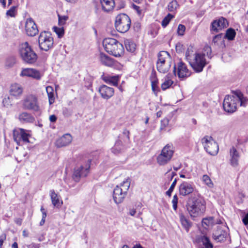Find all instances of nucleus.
I'll list each match as a JSON object with an SVG mask.
<instances>
[{"label": "nucleus", "mask_w": 248, "mask_h": 248, "mask_svg": "<svg viewBox=\"0 0 248 248\" xmlns=\"http://www.w3.org/2000/svg\"><path fill=\"white\" fill-rule=\"evenodd\" d=\"M248 99L244 96L239 91H236L232 95H227L224 98L223 107L224 110L228 113H232L237 109L238 104L245 107Z\"/></svg>", "instance_id": "obj_1"}, {"label": "nucleus", "mask_w": 248, "mask_h": 248, "mask_svg": "<svg viewBox=\"0 0 248 248\" xmlns=\"http://www.w3.org/2000/svg\"><path fill=\"white\" fill-rule=\"evenodd\" d=\"M186 208L190 217L195 219V218L202 216L205 212V202L202 198H193L188 201Z\"/></svg>", "instance_id": "obj_2"}, {"label": "nucleus", "mask_w": 248, "mask_h": 248, "mask_svg": "<svg viewBox=\"0 0 248 248\" xmlns=\"http://www.w3.org/2000/svg\"><path fill=\"white\" fill-rule=\"evenodd\" d=\"M102 43L105 50L108 54L115 57H119L123 55V45L117 40L113 38H107L103 40Z\"/></svg>", "instance_id": "obj_3"}, {"label": "nucleus", "mask_w": 248, "mask_h": 248, "mask_svg": "<svg viewBox=\"0 0 248 248\" xmlns=\"http://www.w3.org/2000/svg\"><path fill=\"white\" fill-rule=\"evenodd\" d=\"M19 53L22 60L25 63L32 64L37 60V55L27 42L21 45Z\"/></svg>", "instance_id": "obj_4"}, {"label": "nucleus", "mask_w": 248, "mask_h": 248, "mask_svg": "<svg viewBox=\"0 0 248 248\" xmlns=\"http://www.w3.org/2000/svg\"><path fill=\"white\" fill-rule=\"evenodd\" d=\"M130 186V181L126 179L120 186H117L113 190V197L117 204L121 203L124 199Z\"/></svg>", "instance_id": "obj_5"}, {"label": "nucleus", "mask_w": 248, "mask_h": 248, "mask_svg": "<svg viewBox=\"0 0 248 248\" xmlns=\"http://www.w3.org/2000/svg\"><path fill=\"white\" fill-rule=\"evenodd\" d=\"M22 108L25 110L39 112L41 110L38 97L34 94L26 95L22 101Z\"/></svg>", "instance_id": "obj_6"}, {"label": "nucleus", "mask_w": 248, "mask_h": 248, "mask_svg": "<svg viewBox=\"0 0 248 248\" xmlns=\"http://www.w3.org/2000/svg\"><path fill=\"white\" fill-rule=\"evenodd\" d=\"M174 150L172 144H167L161 150V152L157 157V163L160 166H164L168 163L171 160Z\"/></svg>", "instance_id": "obj_7"}, {"label": "nucleus", "mask_w": 248, "mask_h": 248, "mask_svg": "<svg viewBox=\"0 0 248 248\" xmlns=\"http://www.w3.org/2000/svg\"><path fill=\"white\" fill-rule=\"evenodd\" d=\"M115 26L119 32L125 33L129 30L130 27L131 20L127 15L120 14L116 17Z\"/></svg>", "instance_id": "obj_8"}, {"label": "nucleus", "mask_w": 248, "mask_h": 248, "mask_svg": "<svg viewBox=\"0 0 248 248\" xmlns=\"http://www.w3.org/2000/svg\"><path fill=\"white\" fill-rule=\"evenodd\" d=\"M38 43L40 49L47 51L53 46V38L50 32H42L38 38Z\"/></svg>", "instance_id": "obj_9"}, {"label": "nucleus", "mask_w": 248, "mask_h": 248, "mask_svg": "<svg viewBox=\"0 0 248 248\" xmlns=\"http://www.w3.org/2000/svg\"><path fill=\"white\" fill-rule=\"evenodd\" d=\"M91 162V160L88 159L85 164H82L80 166L75 167L72 176L75 182H78L81 177L87 176L90 171Z\"/></svg>", "instance_id": "obj_10"}, {"label": "nucleus", "mask_w": 248, "mask_h": 248, "mask_svg": "<svg viewBox=\"0 0 248 248\" xmlns=\"http://www.w3.org/2000/svg\"><path fill=\"white\" fill-rule=\"evenodd\" d=\"M189 64L196 72L200 73L202 71L207 62L204 55L201 53H195L193 60L189 61Z\"/></svg>", "instance_id": "obj_11"}, {"label": "nucleus", "mask_w": 248, "mask_h": 248, "mask_svg": "<svg viewBox=\"0 0 248 248\" xmlns=\"http://www.w3.org/2000/svg\"><path fill=\"white\" fill-rule=\"evenodd\" d=\"M202 142L206 151L212 155H216L218 152V146L211 137H205Z\"/></svg>", "instance_id": "obj_12"}, {"label": "nucleus", "mask_w": 248, "mask_h": 248, "mask_svg": "<svg viewBox=\"0 0 248 248\" xmlns=\"http://www.w3.org/2000/svg\"><path fill=\"white\" fill-rule=\"evenodd\" d=\"M173 73L175 76L183 80L191 75V72L187 69L186 65L183 62H179L173 67Z\"/></svg>", "instance_id": "obj_13"}, {"label": "nucleus", "mask_w": 248, "mask_h": 248, "mask_svg": "<svg viewBox=\"0 0 248 248\" xmlns=\"http://www.w3.org/2000/svg\"><path fill=\"white\" fill-rule=\"evenodd\" d=\"M31 135L27 131L22 128H17L13 130V138L16 143L20 145L22 142L29 143V138Z\"/></svg>", "instance_id": "obj_14"}, {"label": "nucleus", "mask_w": 248, "mask_h": 248, "mask_svg": "<svg viewBox=\"0 0 248 248\" xmlns=\"http://www.w3.org/2000/svg\"><path fill=\"white\" fill-rule=\"evenodd\" d=\"M195 188V186L192 182L183 181L179 186V194L186 196L191 194Z\"/></svg>", "instance_id": "obj_15"}, {"label": "nucleus", "mask_w": 248, "mask_h": 248, "mask_svg": "<svg viewBox=\"0 0 248 248\" xmlns=\"http://www.w3.org/2000/svg\"><path fill=\"white\" fill-rule=\"evenodd\" d=\"M228 25V23L227 19L223 17H220L212 22L211 30L213 33H217L222 29L226 28Z\"/></svg>", "instance_id": "obj_16"}, {"label": "nucleus", "mask_w": 248, "mask_h": 248, "mask_svg": "<svg viewBox=\"0 0 248 248\" xmlns=\"http://www.w3.org/2000/svg\"><path fill=\"white\" fill-rule=\"evenodd\" d=\"M230 163L233 167H236L239 165V160L240 158V154L237 149L232 146L229 150Z\"/></svg>", "instance_id": "obj_17"}, {"label": "nucleus", "mask_w": 248, "mask_h": 248, "mask_svg": "<svg viewBox=\"0 0 248 248\" xmlns=\"http://www.w3.org/2000/svg\"><path fill=\"white\" fill-rule=\"evenodd\" d=\"M25 30L27 35L31 36H34L38 32L37 26L31 18L27 19Z\"/></svg>", "instance_id": "obj_18"}, {"label": "nucleus", "mask_w": 248, "mask_h": 248, "mask_svg": "<svg viewBox=\"0 0 248 248\" xmlns=\"http://www.w3.org/2000/svg\"><path fill=\"white\" fill-rule=\"evenodd\" d=\"M20 76L24 77H31L34 79L39 80L41 79L42 74L41 73L34 69L33 68H25L23 69L21 73Z\"/></svg>", "instance_id": "obj_19"}, {"label": "nucleus", "mask_w": 248, "mask_h": 248, "mask_svg": "<svg viewBox=\"0 0 248 248\" xmlns=\"http://www.w3.org/2000/svg\"><path fill=\"white\" fill-rule=\"evenodd\" d=\"M101 97L105 99H108L114 94V89L105 85H101L98 90Z\"/></svg>", "instance_id": "obj_20"}, {"label": "nucleus", "mask_w": 248, "mask_h": 248, "mask_svg": "<svg viewBox=\"0 0 248 248\" xmlns=\"http://www.w3.org/2000/svg\"><path fill=\"white\" fill-rule=\"evenodd\" d=\"M18 119L22 124H32L35 121V118L32 114L26 111L20 113Z\"/></svg>", "instance_id": "obj_21"}, {"label": "nucleus", "mask_w": 248, "mask_h": 248, "mask_svg": "<svg viewBox=\"0 0 248 248\" xmlns=\"http://www.w3.org/2000/svg\"><path fill=\"white\" fill-rule=\"evenodd\" d=\"M170 62V58L169 53L166 51H160L158 54V60L156 62V65H158L160 70L161 64L165 63Z\"/></svg>", "instance_id": "obj_22"}, {"label": "nucleus", "mask_w": 248, "mask_h": 248, "mask_svg": "<svg viewBox=\"0 0 248 248\" xmlns=\"http://www.w3.org/2000/svg\"><path fill=\"white\" fill-rule=\"evenodd\" d=\"M228 235L226 231L222 230L221 228H218L213 233V237L217 242H222L225 240Z\"/></svg>", "instance_id": "obj_23"}, {"label": "nucleus", "mask_w": 248, "mask_h": 248, "mask_svg": "<svg viewBox=\"0 0 248 248\" xmlns=\"http://www.w3.org/2000/svg\"><path fill=\"white\" fill-rule=\"evenodd\" d=\"M99 58L101 62L104 65L112 67L114 65L115 60L103 52L100 53Z\"/></svg>", "instance_id": "obj_24"}, {"label": "nucleus", "mask_w": 248, "mask_h": 248, "mask_svg": "<svg viewBox=\"0 0 248 248\" xmlns=\"http://www.w3.org/2000/svg\"><path fill=\"white\" fill-rule=\"evenodd\" d=\"M72 140V136L69 134H66L57 140L56 145L59 147L65 146L69 144Z\"/></svg>", "instance_id": "obj_25"}, {"label": "nucleus", "mask_w": 248, "mask_h": 248, "mask_svg": "<svg viewBox=\"0 0 248 248\" xmlns=\"http://www.w3.org/2000/svg\"><path fill=\"white\" fill-rule=\"evenodd\" d=\"M49 193L53 206L57 208L60 207L63 203L62 201L61 200L60 196L56 193L54 190H50Z\"/></svg>", "instance_id": "obj_26"}, {"label": "nucleus", "mask_w": 248, "mask_h": 248, "mask_svg": "<svg viewBox=\"0 0 248 248\" xmlns=\"http://www.w3.org/2000/svg\"><path fill=\"white\" fill-rule=\"evenodd\" d=\"M102 9L106 12L111 11L115 5L113 0H100Z\"/></svg>", "instance_id": "obj_27"}, {"label": "nucleus", "mask_w": 248, "mask_h": 248, "mask_svg": "<svg viewBox=\"0 0 248 248\" xmlns=\"http://www.w3.org/2000/svg\"><path fill=\"white\" fill-rule=\"evenodd\" d=\"M23 92V89L18 84H14L11 85L10 90V94L14 96L20 95Z\"/></svg>", "instance_id": "obj_28"}, {"label": "nucleus", "mask_w": 248, "mask_h": 248, "mask_svg": "<svg viewBox=\"0 0 248 248\" xmlns=\"http://www.w3.org/2000/svg\"><path fill=\"white\" fill-rule=\"evenodd\" d=\"M179 217L182 226L185 229L186 231L188 232L190 228L191 227V222L185 215L182 214L179 215Z\"/></svg>", "instance_id": "obj_29"}, {"label": "nucleus", "mask_w": 248, "mask_h": 248, "mask_svg": "<svg viewBox=\"0 0 248 248\" xmlns=\"http://www.w3.org/2000/svg\"><path fill=\"white\" fill-rule=\"evenodd\" d=\"M124 45L128 51L133 53L135 51L136 47V44L131 39H126L125 40Z\"/></svg>", "instance_id": "obj_30"}, {"label": "nucleus", "mask_w": 248, "mask_h": 248, "mask_svg": "<svg viewBox=\"0 0 248 248\" xmlns=\"http://www.w3.org/2000/svg\"><path fill=\"white\" fill-rule=\"evenodd\" d=\"M199 242L202 243V245L204 246L205 248H213V246L210 242V239L205 236L202 235L199 238Z\"/></svg>", "instance_id": "obj_31"}, {"label": "nucleus", "mask_w": 248, "mask_h": 248, "mask_svg": "<svg viewBox=\"0 0 248 248\" xmlns=\"http://www.w3.org/2000/svg\"><path fill=\"white\" fill-rule=\"evenodd\" d=\"M236 35V31L234 29L230 28L226 31L224 37L229 41L233 40Z\"/></svg>", "instance_id": "obj_32"}, {"label": "nucleus", "mask_w": 248, "mask_h": 248, "mask_svg": "<svg viewBox=\"0 0 248 248\" xmlns=\"http://www.w3.org/2000/svg\"><path fill=\"white\" fill-rule=\"evenodd\" d=\"M158 83V80L156 77L155 75L153 76L151 78V86L152 89L155 94H157L159 91V88L157 85Z\"/></svg>", "instance_id": "obj_33"}, {"label": "nucleus", "mask_w": 248, "mask_h": 248, "mask_svg": "<svg viewBox=\"0 0 248 248\" xmlns=\"http://www.w3.org/2000/svg\"><path fill=\"white\" fill-rule=\"evenodd\" d=\"M164 81L161 84V88L163 90H165L170 87L173 82L170 79L169 76H166L163 79Z\"/></svg>", "instance_id": "obj_34"}, {"label": "nucleus", "mask_w": 248, "mask_h": 248, "mask_svg": "<svg viewBox=\"0 0 248 248\" xmlns=\"http://www.w3.org/2000/svg\"><path fill=\"white\" fill-rule=\"evenodd\" d=\"M46 91L48 95L49 104H52L54 102L53 88L51 86H47Z\"/></svg>", "instance_id": "obj_35"}, {"label": "nucleus", "mask_w": 248, "mask_h": 248, "mask_svg": "<svg viewBox=\"0 0 248 248\" xmlns=\"http://www.w3.org/2000/svg\"><path fill=\"white\" fill-rule=\"evenodd\" d=\"M214 224V218L213 217H208L204 218L202 220V225L206 228L213 225Z\"/></svg>", "instance_id": "obj_36"}, {"label": "nucleus", "mask_w": 248, "mask_h": 248, "mask_svg": "<svg viewBox=\"0 0 248 248\" xmlns=\"http://www.w3.org/2000/svg\"><path fill=\"white\" fill-rule=\"evenodd\" d=\"M170 62H167L165 63L164 64H161L160 68L162 70H160L158 65H156V68L158 70V71L161 73H167L169 70L170 69Z\"/></svg>", "instance_id": "obj_37"}, {"label": "nucleus", "mask_w": 248, "mask_h": 248, "mask_svg": "<svg viewBox=\"0 0 248 248\" xmlns=\"http://www.w3.org/2000/svg\"><path fill=\"white\" fill-rule=\"evenodd\" d=\"M121 146L122 141L120 140H118L116 141L114 146L111 148L112 152L114 154L119 153L122 149Z\"/></svg>", "instance_id": "obj_38"}, {"label": "nucleus", "mask_w": 248, "mask_h": 248, "mask_svg": "<svg viewBox=\"0 0 248 248\" xmlns=\"http://www.w3.org/2000/svg\"><path fill=\"white\" fill-rule=\"evenodd\" d=\"M201 53L204 55V58L206 56L208 58L211 59L212 57L211 47L208 45L205 46L203 48L202 53Z\"/></svg>", "instance_id": "obj_39"}, {"label": "nucleus", "mask_w": 248, "mask_h": 248, "mask_svg": "<svg viewBox=\"0 0 248 248\" xmlns=\"http://www.w3.org/2000/svg\"><path fill=\"white\" fill-rule=\"evenodd\" d=\"M173 17V16L171 14H168L167 16L164 18L161 22V25L162 27L165 28L169 24Z\"/></svg>", "instance_id": "obj_40"}, {"label": "nucleus", "mask_w": 248, "mask_h": 248, "mask_svg": "<svg viewBox=\"0 0 248 248\" xmlns=\"http://www.w3.org/2000/svg\"><path fill=\"white\" fill-rule=\"evenodd\" d=\"M195 53H193L192 47H188L186 52V59L189 62L193 60Z\"/></svg>", "instance_id": "obj_41"}, {"label": "nucleus", "mask_w": 248, "mask_h": 248, "mask_svg": "<svg viewBox=\"0 0 248 248\" xmlns=\"http://www.w3.org/2000/svg\"><path fill=\"white\" fill-rule=\"evenodd\" d=\"M118 77L113 76L108 78L107 79L105 80V81L106 82L110 83L114 86H117L118 85Z\"/></svg>", "instance_id": "obj_42"}, {"label": "nucleus", "mask_w": 248, "mask_h": 248, "mask_svg": "<svg viewBox=\"0 0 248 248\" xmlns=\"http://www.w3.org/2000/svg\"><path fill=\"white\" fill-rule=\"evenodd\" d=\"M58 16V24L60 26H62L65 24L66 21L68 19V16H61L60 15Z\"/></svg>", "instance_id": "obj_43"}, {"label": "nucleus", "mask_w": 248, "mask_h": 248, "mask_svg": "<svg viewBox=\"0 0 248 248\" xmlns=\"http://www.w3.org/2000/svg\"><path fill=\"white\" fill-rule=\"evenodd\" d=\"M202 180L203 182L209 187H212L213 186V183H212L211 179L207 175H203Z\"/></svg>", "instance_id": "obj_44"}, {"label": "nucleus", "mask_w": 248, "mask_h": 248, "mask_svg": "<svg viewBox=\"0 0 248 248\" xmlns=\"http://www.w3.org/2000/svg\"><path fill=\"white\" fill-rule=\"evenodd\" d=\"M178 6L177 1L176 0H172L168 4V10L170 12H173L177 9Z\"/></svg>", "instance_id": "obj_45"}, {"label": "nucleus", "mask_w": 248, "mask_h": 248, "mask_svg": "<svg viewBox=\"0 0 248 248\" xmlns=\"http://www.w3.org/2000/svg\"><path fill=\"white\" fill-rule=\"evenodd\" d=\"M54 31L57 34L59 38H61L63 36L64 31L63 27H53Z\"/></svg>", "instance_id": "obj_46"}, {"label": "nucleus", "mask_w": 248, "mask_h": 248, "mask_svg": "<svg viewBox=\"0 0 248 248\" xmlns=\"http://www.w3.org/2000/svg\"><path fill=\"white\" fill-rule=\"evenodd\" d=\"M177 179L176 178H175L174 180V181H173L172 183L171 184V185L170 187L169 188V189H168V190H167L166 191V194L169 197L171 196V193L173 192V191L176 186V185L177 184Z\"/></svg>", "instance_id": "obj_47"}, {"label": "nucleus", "mask_w": 248, "mask_h": 248, "mask_svg": "<svg viewBox=\"0 0 248 248\" xmlns=\"http://www.w3.org/2000/svg\"><path fill=\"white\" fill-rule=\"evenodd\" d=\"M16 7L15 6H12L9 10L6 12V16L10 17H14L16 15Z\"/></svg>", "instance_id": "obj_48"}, {"label": "nucleus", "mask_w": 248, "mask_h": 248, "mask_svg": "<svg viewBox=\"0 0 248 248\" xmlns=\"http://www.w3.org/2000/svg\"><path fill=\"white\" fill-rule=\"evenodd\" d=\"M186 27L184 25L179 24L177 28V33L179 35L182 36L184 34Z\"/></svg>", "instance_id": "obj_49"}, {"label": "nucleus", "mask_w": 248, "mask_h": 248, "mask_svg": "<svg viewBox=\"0 0 248 248\" xmlns=\"http://www.w3.org/2000/svg\"><path fill=\"white\" fill-rule=\"evenodd\" d=\"M178 202V198L176 194L174 195L173 197L172 200V207L174 211L177 209V204Z\"/></svg>", "instance_id": "obj_50"}, {"label": "nucleus", "mask_w": 248, "mask_h": 248, "mask_svg": "<svg viewBox=\"0 0 248 248\" xmlns=\"http://www.w3.org/2000/svg\"><path fill=\"white\" fill-rule=\"evenodd\" d=\"M169 120L168 118H164L161 121L160 129L164 130L165 127L169 124Z\"/></svg>", "instance_id": "obj_51"}, {"label": "nucleus", "mask_w": 248, "mask_h": 248, "mask_svg": "<svg viewBox=\"0 0 248 248\" xmlns=\"http://www.w3.org/2000/svg\"><path fill=\"white\" fill-rule=\"evenodd\" d=\"M62 113L65 117H68L72 115V111L70 109L65 108L63 109Z\"/></svg>", "instance_id": "obj_52"}, {"label": "nucleus", "mask_w": 248, "mask_h": 248, "mask_svg": "<svg viewBox=\"0 0 248 248\" xmlns=\"http://www.w3.org/2000/svg\"><path fill=\"white\" fill-rule=\"evenodd\" d=\"M222 37V34L220 33L217 35H216L214 36L212 43L214 44H216L218 40H221Z\"/></svg>", "instance_id": "obj_53"}, {"label": "nucleus", "mask_w": 248, "mask_h": 248, "mask_svg": "<svg viewBox=\"0 0 248 248\" xmlns=\"http://www.w3.org/2000/svg\"><path fill=\"white\" fill-rule=\"evenodd\" d=\"M242 221L245 225H248V213L243 216Z\"/></svg>", "instance_id": "obj_54"}, {"label": "nucleus", "mask_w": 248, "mask_h": 248, "mask_svg": "<svg viewBox=\"0 0 248 248\" xmlns=\"http://www.w3.org/2000/svg\"><path fill=\"white\" fill-rule=\"evenodd\" d=\"M40 245L39 244H35L32 243L27 246L28 248H39Z\"/></svg>", "instance_id": "obj_55"}, {"label": "nucleus", "mask_w": 248, "mask_h": 248, "mask_svg": "<svg viewBox=\"0 0 248 248\" xmlns=\"http://www.w3.org/2000/svg\"><path fill=\"white\" fill-rule=\"evenodd\" d=\"M49 121L52 123H54L56 121L57 118L55 115H51L49 116Z\"/></svg>", "instance_id": "obj_56"}, {"label": "nucleus", "mask_w": 248, "mask_h": 248, "mask_svg": "<svg viewBox=\"0 0 248 248\" xmlns=\"http://www.w3.org/2000/svg\"><path fill=\"white\" fill-rule=\"evenodd\" d=\"M5 235H2L0 236V248H1L3 242L5 240Z\"/></svg>", "instance_id": "obj_57"}, {"label": "nucleus", "mask_w": 248, "mask_h": 248, "mask_svg": "<svg viewBox=\"0 0 248 248\" xmlns=\"http://www.w3.org/2000/svg\"><path fill=\"white\" fill-rule=\"evenodd\" d=\"M132 6L133 8L134 9H135V10H136V11H137V12L139 14H140V7H139V6H137V5H136L134 4H132Z\"/></svg>", "instance_id": "obj_58"}, {"label": "nucleus", "mask_w": 248, "mask_h": 248, "mask_svg": "<svg viewBox=\"0 0 248 248\" xmlns=\"http://www.w3.org/2000/svg\"><path fill=\"white\" fill-rule=\"evenodd\" d=\"M15 221L17 225H21L22 222V220L20 218H17L15 219Z\"/></svg>", "instance_id": "obj_59"}, {"label": "nucleus", "mask_w": 248, "mask_h": 248, "mask_svg": "<svg viewBox=\"0 0 248 248\" xmlns=\"http://www.w3.org/2000/svg\"><path fill=\"white\" fill-rule=\"evenodd\" d=\"M136 211L134 209H130L129 211V214L131 216H134L136 215Z\"/></svg>", "instance_id": "obj_60"}, {"label": "nucleus", "mask_w": 248, "mask_h": 248, "mask_svg": "<svg viewBox=\"0 0 248 248\" xmlns=\"http://www.w3.org/2000/svg\"><path fill=\"white\" fill-rule=\"evenodd\" d=\"M123 134L126 137V138L128 140L129 138V132L127 130H125L124 131Z\"/></svg>", "instance_id": "obj_61"}, {"label": "nucleus", "mask_w": 248, "mask_h": 248, "mask_svg": "<svg viewBox=\"0 0 248 248\" xmlns=\"http://www.w3.org/2000/svg\"><path fill=\"white\" fill-rule=\"evenodd\" d=\"M22 235L24 237H27L28 236L29 234L26 230H24V231H23V232H22Z\"/></svg>", "instance_id": "obj_62"}, {"label": "nucleus", "mask_w": 248, "mask_h": 248, "mask_svg": "<svg viewBox=\"0 0 248 248\" xmlns=\"http://www.w3.org/2000/svg\"><path fill=\"white\" fill-rule=\"evenodd\" d=\"M133 248H143L140 244H136V245H135L133 246Z\"/></svg>", "instance_id": "obj_63"}, {"label": "nucleus", "mask_w": 248, "mask_h": 248, "mask_svg": "<svg viewBox=\"0 0 248 248\" xmlns=\"http://www.w3.org/2000/svg\"><path fill=\"white\" fill-rule=\"evenodd\" d=\"M12 248H18V245L16 242H14L12 245Z\"/></svg>", "instance_id": "obj_64"}]
</instances>
